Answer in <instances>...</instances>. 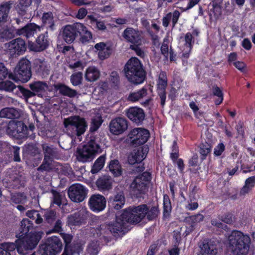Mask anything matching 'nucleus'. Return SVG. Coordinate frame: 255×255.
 Returning <instances> with one entry per match:
<instances>
[{"label": "nucleus", "instance_id": "nucleus-1", "mask_svg": "<svg viewBox=\"0 0 255 255\" xmlns=\"http://www.w3.org/2000/svg\"><path fill=\"white\" fill-rule=\"evenodd\" d=\"M160 213L158 205L151 207L150 209L146 204L129 207L124 210L120 216H116V221L113 223V236H123L127 231V224L135 225L140 222L146 216L147 219L156 220Z\"/></svg>", "mask_w": 255, "mask_h": 255}, {"label": "nucleus", "instance_id": "nucleus-2", "mask_svg": "<svg viewBox=\"0 0 255 255\" xmlns=\"http://www.w3.org/2000/svg\"><path fill=\"white\" fill-rule=\"evenodd\" d=\"M32 227V223L27 219L22 220L20 223V233L19 239L16 242V245L13 243H4L0 245V255H11L10 252L17 248L18 253L21 255H25L27 251L34 249L41 238L42 232H38L26 234Z\"/></svg>", "mask_w": 255, "mask_h": 255}, {"label": "nucleus", "instance_id": "nucleus-3", "mask_svg": "<svg viewBox=\"0 0 255 255\" xmlns=\"http://www.w3.org/2000/svg\"><path fill=\"white\" fill-rule=\"evenodd\" d=\"M128 81L133 85L142 84L146 79V72L141 61L134 57L129 59L123 70Z\"/></svg>", "mask_w": 255, "mask_h": 255}, {"label": "nucleus", "instance_id": "nucleus-4", "mask_svg": "<svg viewBox=\"0 0 255 255\" xmlns=\"http://www.w3.org/2000/svg\"><path fill=\"white\" fill-rule=\"evenodd\" d=\"M152 179L151 172L145 171L136 176L130 185V194L133 199H139L148 191Z\"/></svg>", "mask_w": 255, "mask_h": 255}, {"label": "nucleus", "instance_id": "nucleus-5", "mask_svg": "<svg viewBox=\"0 0 255 255\" xmlns=\"http://www.w3.org/2000/svg\"><path fill=\"white\" fill-rule=\"evenodd\" d=\"M229 244L236 255H247L248 253L251 239L240 231H233L228 237Z\"/></svg>", "mask_w": 255, "mask_h": 255}, {"label": "nucleus", "instance_id": "nucleus-6", "mask_svg": "<svg viewBox=\"0 0 255 255\" xmlns=\"http://www.w3.org/2000/svg\"><path fill=\"white\" fill-rule=\"evenodd\" d=\"M14 73L9 74L8 78L15 82L21 81L22 83L28 82L31 77V65L30 61L26 58L21 59L15 67Z\"/></svg>", "mask_w": 255, "mask_h": 255}, {"label": "nucleus", "instance_id": "nucleus-7", "mask_svg": "<svg viewBox=\"0 0 255 255\" xmlns=\"http://www.w3.org/2000/svg\"><path fill=\"white\" fill-rule=\"evenodd\" d=\"M64 127L68 132L80 136L86 131L87 127L85 120L79 116H71L64 120Z\"/></svg>", "mask_w": 255, "mask_h": 255}, {"label": "nucleus", "instance_id": "nucleus-8", "mask_svg": "<svg viewBox=\"0 0 255 255\" xmlns=\"http://www.w3.org/2000/svg\"><path fill=\"white\" fill-rule=\"evenodd\" d=\"M149 136L148 130L141 128H135L129 131L126 141L130 145L137 147L145 143Z\"/></svg>", "mask_w": 255, "mask_h": 255}, {"label": "nucleus", "instance_id": "nucleus-9", "mask_svg": "<svg viewBox=\"0 0 255 255\" xmlns=\"http://www.w3.org/2000/svg\"><path fill=\"white\" fill-rule=\"evenodd\" d=\"M99 150V145L94 140H91L86 144L77 149V158L82 162L91 161Z\"/></svg>", "mask_w": 255, "mask_h": 255}, {"label": "nucleus", "instance_id": "nucleus-10", "mask_svg": "<svg viewBox=\"0 0 255 255\" xmlns=\"http://www.w3.org/2000/svg\"><path fill=\"white\" fill-rule=\"evenodd\" d=\"M62 243L57 237L49 239L47 244L40 246L39 253L41 255H55L62 250Z\"/></svg>", "mask_w": 255, "mask_h": 255}, {"label": "nucleus", "instance_id": "nucleus-11", "mask_svg": "<svg viewBox=\"0 0 255 255\" xmlns=\"http://www.w3.org/2000/svg\"><path fill=\"white\" fill-rule=\"evenodd\" d=\"M88 191V189L82 184H74L69 187L68 196L72 201L79 203L85 199Z\"/></svg>", "mask_w": 255, "mask_h": 255}, {"label": "nucleus", "instance_id": "nucleus-12", "mask_svg": "<svg viewBox=\"0 0 255 255\" xmlns=\"http://www.w3.org/2000/svg\"><path fill=\"white\" fill-rule=\"evenodd\" d=\"M27 128L21 122L11 121L8 124L7 132L16 138H22L26 134Z\"/></svg>", "mask_w": 255, "mask_h": 255}, {"label": "nucleus", "instance_id": "nucleus-13", "mask_svg": "<svg viewBox=\"0 0 255 255\" xmlns=\"http://www.w3.org/2000/svg\"><path fill=\"white\" fill-rule=\"evenodd\" d=\"M7 52L11 56L22 54L26 50L25 41L21 38L12 40L5 44Z\"/></svg>", "mask_w": 255, "mask_h": 255}, {"label": "nucleus", "instance_id": "nucleus-14", "mask_svg": "<svg viewBox=\"0 0 255 255\" xmlns=\"http://www.w3.org/2000/svg\"><path fill=\"white\" fill-rule=\"evenodd\" d=\"M127 117L136 126L141 125L145 118L144 110L137 107H131L125 110Z\"/></svg>", "mask_w": 255, "mask_h": 255}, {"label": "nucleus", "instance_id": "nucleus-15", "mask_svg": "<svg viewBox=\"0 0 255 255\" xmlns=\"http://www.w3.org/2000/svg\"><path fill=\"white\" fill-rule=\"evenodd\" d=\"M77 22L68 24L62 28L61 34L63 39L68 44L72 43L77 37Z\"/></svg>", "mask_w": 255, "mask_h": 255}, {"label": "nucleus", "instance_id": "nucleus-16", "mask_svg": "<svg viewBox=\"0 0 255 255\" xmlns=\"http://www.w3.org/2000/svg\"><path fill=\"white\" fill-rule=\"evenodd\" d=\"M88 204L92 211L99 212L105 208L106 200L105 197L100 194H94L90 197Z\"/></svg>", "mask_w": 255, "mask_h": 255}, {"label": "nucleus", "instance_id": "nucleus-17", "mask_svg": "<svg viewBox=\"0 0 255 255\" xmlns=\"http://www.w3.org/2000/svg\"><path fill=\"white\" fill-rule=\"evenodd\" d=\"M122 36L125 40L132 44L141 43V36L137 29L128 27L123 32Z\"/></svg>", "mask_w": 255, "mask_h": 255}, {"label": "nucleus", "instance_id": "nucleus-18", "mask_svg": "<svg viewBox=\"0 0 255 255\" xmlns=\"http://www.w3.org/2000/svg\"><path fill=\"white\" fill-rule=\"evenodd\" d=\"M47 37L48 36L46 34L40 35L35 42H28V49L35 52H39L44 50L48 45Z\"/></svg>", "mask_w": 255, "mask_h": 255}, {"label": "nucleus", "instance_id": "nucleus-19", "mask_svg": "<svg viewBox=\"0 0 255 255\" xmlns=\"http://www.w3.org/2000/svg\"><path fill=\"white\" fill-rule=\"evenodd\" d=\"M128 122L124 117H117L113 119V134L120 135L125 132L128 128Z\"/></svg>", "mask_w": 255, "mask_h": 255}, {"label": "nucleus", "instance_id": "nucleus-20", "mask_svg": "<svg viewBox=\"0 0 255 255\" xmlns=\"http://www.w3.org/2000/svg\"><path fill=\"white\" fill-rule=\"evenodd\" d=\"M42 148L45 155L43 163L38 169L46 170L50 168L51 159L54 155V150L52 147L49 146L47 144H42Z\"/></svg>", "mask_w": 255, "mask_h": 255}, {"label": "nucleus", "instance_id": "nucleus-21", "mask_svg": "<svg viewBox=\"0 0 255 255\" xmlns=\"http://www.w3.org/2000/svg\"><path fill=\"white\" fill-rule=\"evenodd\" d=\"M77 36L79 35L80 41L87 43L92 39V34L88 28L83 23L77 22Z\"/></svg>", "mask_w": 255, "mask_h": 255}, {"label": "nucleus", "instance_id": "nucleus-22", "mask_svg": "<svg viewBox=\"0 0 255 255\" xmlns=\"http://www.w3.org/2000/svg\"><path fill=\"white\" fill-rule=\"evenodd\" d=\"M77 36L79 35L80 41L87 43L92 39V34L88 28L83 23L77 22Z\"/></svg>", "mask_w": 255, "mask_h": 255}, {"label": "nucleus", "instance_id": "nucleus-23", "mask_svg": "<svg viewBox=\"0 0 255 255\" xmlns=\"http://www.w3.org/2000/svg\"><path fill=\"white\" fill-rule=\"evenodd\" d=\"M218 253V248L216 242L212 240L203 242L201 247L202 255H216Z\"/></svg>", "mask_w": 255, "mask_h": 255}, {"label": "nucleus", "instance_id": "nucleus-24", "mask_svg": "<svg viewBox=\"0 0 255 255\" xmlns=\"http://www.w3.org/2000/svg\"><path fill=\"white\" fill-rule=\"evenodd\" d=\"M37 30H40L39 26L34 23H30L18 29L16 33L19 35H23L28 38L33 36Z\"/></svg>", "mask_w": 255, "mask_h": 255}, {"label": "nucleus", "instance_id": "nucleus-25", "mask_svg": "<svg viewBox=\"0 0 255 255\" xmlns=\"http://www.w3.org/2000/svg\"><path fill=\"white\" fill-rule=\"evenodd\" d=\"M148 147H141L137 149L134 155L128 157V162L130 164L140 163L145 157L148 152Z\"/></svg>", "mask_w": 255, "mask_h": 255}, {"label": "nucleus", "instance_id": "nucleus-26", "mask_svg": "<svg viewBox=\"0 0 255 255\" xmlns=\"http://www.w3.org/2000/svg\"><path fill=\"white\" fill-rule=\"evenodd\" d=\"M29 87L31 91H32L35 95L42 96L48 89V86L45 82L42 81H35L32 82L29 85Z\"/></svg>", "mask_w": 255, "mask_h": 255}, {"label": "nucleus", "instance_id": "nucleus-27", "mask_svg": "<svg viewBox=\"0 0 255 255\" xmlns=\"http://www.w3.org/2000/svg\"><path fill=\"white\" fill-rule=\"evenodd\" d=\"M200 30L198 28L194 29L192 33L187 32L185 34L184 36L185 45L190 48L191 50L193 47V44L195 42L194 38L195 37H198L200 34Z\"/></svg>", "mask_w": 255, "mask_h": 255}, {"label": "nucleus", "instance_id": "nucleus-28", "mask_svg": "<svg viewBox=\"0 0 255 255\" xmlns=\"http://www.w3.org/2000/svg\"><path fill=\"white\" fill-rule=\"evenodd\" d=\"M96 185L100 191L109 189L111 185V176L102 175L97 180Z\"/></svg>", "mask_w": 255, "mask_h": 255}, {"label": "nucleus", "instance_id": "nucleus-29", "mask_svg": "<svg viewBox=\"0 0 255 255\" xmlns=\"http://www.w3.org/2000/svg\"><path fill=\"white\" fill-rule=\"evenodd\" d=\"M172 211L171 202L169 196L167 194L163 195V219H169L171 216Z\"/></svg>", "mask_w": 255, "mask_h": 255}, {"label": "nucleus", "instance_id": "nucleus-30", "mask_svg": "<svg viewBox=\"0 0 255 255\" xmlns=\"http://www.w3.org/2000/svg\"><path fill=\"white\" fill-rule=\"evenodd\" d=\"M20 116L19 112L12 108H5L0 111V117L7 119H16Z\"/></svg>", "mask_w": 255, "mask_h": 255}, {"label": "nucleus", "instance_id": "nucleus-31", "mask_svg": "<svg viewBox=\"0 0 255 255\" xmlns=\"http://www.w3.org/2000/svg\"><path fill=\"white\" fill-rule=\"evenodd\" d=\"M147 94V89L143 87L136 92L130 93L127 100L128 101L135 102L146 96Z\"/></svg>", "mask_w": 255, "mask_h": 255}, {"label": "nucleus", "instance_id": "nucleus-32", "mask_svg": "<svg viewBox=\"0 0 255 255\" xmlns=\"http://www.w3.org/2000/svg\"><path fill=\"white\" fill-rule=\"evenodd\" d=\"M100 77L99 71L95 67H89L86 69L85 77L88 82H94Z\"/></svg>", "mask_w": 255, "mask_h": 255}, {"label": "nucleus", "instance_id": "nucleus-33", "mask_svg": "<svg viewBox=\"0 0 255 255\" xmlns=\"http://www.w3.org/2000/svg\"><path fill=\"white\" fill-rule=\"evenodd\" d=\"M168 84L167 73L165 71H161L157 80L156 91L166 90Z\"/></svg>", "mask_w": 255, "mask_h": 255}, {"label": "nucleus", "instance_id": "nucleus-34", "mask_svg": "<svg viewBox=\"0 0 255 255\" xmlns=\"http://www.w3.org/2000/svg\"><path fill=\"white\" fill-rule=\"evenodd\" d=\"M42 21L44 26L50 30H53L55 28V24L53 15L52 12H46L43 14Z\"/></svg>", "mask_w": 255, "mask_h": 255}, {"label": "nucleus", "instance_id": "nucleus-35", "mask_svg": "<svg viewBox=\"0 0 255 255\" xmlns=\"http://www.w3.org/2000/svg\"><path fill=\"white\" fill-rule=\"evenodd\" d=\"M54 87L57 90L59 91L60 94L69 97H74L77 94L75 90L61 84L55 85Z\"/></svg>", "mask_w": 255, "mask_h": 255}, {"label": "nucleus", "instance_id": "nucleus-36", "mask_svg": "<svg viewBox=\"0 0 255 255\" xmlns=\"http://www.w3.org/2000/svg\"><path fill=\"white\" fill-rule=\"evenodd\" d=\"M125 203V197L123 192L117 194L113 200V208L119 210L123 208Z\"/></svg>", "mask_w": 255, "mask_h": 255}, {"label": "nucleus", "instance_id": "nucleus-37", "mask_svg": "<svg viewBox=\"0 0 255 255\" xmlns=\"http://www.w3.org/2000/svg\"><path fill=\"white\" fill-rule=\"evenodd\" d=\"M10 7L11 3L9 2L0 5V22L6 21Z\"/></svg>", "mask_w": 255, "mask_h": 255}, {"label": "nucleus", "instance_id": "nucleus-38", "mask_svg": "<svg viewBox=\"0 0 255 255\" xmlns=\"http://www.w3.org/2000/svg\"><path fill=\"white\" fill-rule=\"evenodd\" d=\"M204 216L201 214H197L194 215L190 216L185 218V222L188 224L194 225L195 227L197 223L203 221Z\"/></svg>", "mask_w": 255, "mask_h": 255}, {"label": "nucleus", "instance_id": "nucleus-39", "mask_svg": "<svg viewBox=\"0 0 255 255\" xmlns=\"http://www.w3.org/2000/svg\"><path fill=\"white\" fill-rule=\"evenodd\" d=\"M211 148L212 146L211 144L207 142L201 144L199 152L201 154V159L202 161L206 158L208 154L211 152Z\"/></svg>", "mask_w": 255, "mask_h": 255}, {"label": "nucleus", "instance_id": "nucleus-40", "mask_svg": "<svg viewBox=\"0 0 255 255\" xmlns=\"http://www.w3.org/2000/svg\"><path fill=\"white\" fill-rule=\"evenodd\" d=\"M105 162V158L103 156L99 157L95 162L91 169L93 174L98 173L103 167Z\"/></svg>", "mask_w": 255, "mask_h": 255}, {"label": "nucleus", "instance_id": "nucleus-41", "mask_svg": "<svg viewBox=\"0 0 255 255\" xmlns=\"http://www.w3.org/2000/svg\"><path fill=\"white\" fill-rule=\"evenodd\" d=\"M213 94L218 97V99L215 101V104L216 105H220L224 100V94L222 90L217 85L213 86Z\"/></svg>", "mask_w": 255, "mask_h": 255}, {"label": "nucleus", "instance_id": "nucleus-42", "mask_svg": "<svg viewBox=\"0 0 255 255\" xmlns=\"http://www.w3.org/2000/svg\"><path fill=\"white\" fill-rule=\"evenodd\" d=\"M170 158L171 161L176 159L179 156V150L177 142L176 140L173 141L170 147Z\"/></svg>", "mask_w": 255, "mask_h": 255}, {"label": "nucleus", "instance_id": "nucleus-43", "mask_svg": "<svg viewBox=\"0 0 255 255\" xmlns=\"http://www.w3.org/2000/svg\"><path fill=\"white\" fill-rule=\"evenodd\" d=\"M26 215L33 220H35L36 224L42 223L43 219L40 214L35 210L28 211Z\"/></svg>", "mask_w": 255, "mask_h": 255}, {"label": "nucleus", "instance_id": "nucleus-44", "mask_svg": "<svg viewBox=\"0 0 255 255\" xmlns=\"http://www.w3.org/2000/svg\"><path fill=\"white\" fill-rule=\"evenodd\" d=\"M16 88V86L10 81H5L0 82V90L7 92L12 91Z\"/></svg>", "mask_w": 255, "mask_h": 255}, {"label": "nucleus", "instance_id": "nucleus-45", "mask_svg": "<svg viewBox=\"0 0 255 255\" xmlns=\"http://www.w3.org/2000/svg\"><path fill=\"white\" fill-rule=\"evenodd\" d=\"M71 82L74 86H77L80 84L82 80V73L78 72L71 75L70 78Z\"/></svg>", "mask_w": 255, "mask_h": 255}, {"label": "nucleus", "instance_id": "nucleus-46", "mask_svg": "<svg viewBox=\"0 0 255 255\" xmlns=\"http://www.w3.org/2000/svg\"><path fill=\"white\" fill-rule=\"evenodd\" d=\"M218 218L219 220L227 224H231L233 223V214L229 212L224 215H219Z\"/></svg>", "mask_w": 255, "mask_h": 255}, {"label": "nucleus", "instance_id": "nucleus-47", "mask_svg": "<svg viewBox=\"0 0 255 255\" xmlns=\"http://www.w3.org/2000/svg\"><path fill=\"white\" fill-rule=\"evenodd\" d=\"M118 162L117 160H113V175L115 177H119L122 175L123 172L121 165L117 164Z\"/></svg>", "mask_w": 255, "mask_h": 255}, {"label": "nucleus", "instance_id": "nucleus-48", "mask_svg": "<svg viewBox=\"0 0 255 255\" xmlns=\"http://www.w3.org/2000/svg\"><path fill=\"white\" fill-rule=\"evenodd\" d=\"M12 201L16 204H24L26 201V197L22 194H16L12 196Z\"/></svg>", "mask_w": 255, "mask_h": 255}, {"label": "nucleus", "instance_id": "nucleus-49", "mask_svg": "<svg viewBox=\"0 0 255 255\" xmlns=\"http://www.w3.org/2000/svg\"><path fill=\"white\" fill-rule=\"evenodd\" d=\"M234 66L241 72L246 73L248 72L247 64L243 61H237L233 63Z\"/></svg>", "mask_w": 255, "mask_h": 255}, {"label": "nucleus", "instance_id": "nucleus-50", "mask_svg": "<svg viewBox=\"0 0 255 255\" xmlns=\"http://www.w3.org/2000/svg\"><path fill=\"white\" fill-rule=\"evenodd\" d=\"M141 43H137L135 44H131L130 45V48L135 52L136 54L140 58H144L145 53L144 51L139 47Z\"/></svg>", "mask_w": 255, "mask_h": 255}, {"label": "nucleus", "instance_id": "nucleus-51", "mask_svg": "<svg viewBox=\"0 0 255 255\" xmlns=\"http://www.w3.org/2000/svg\"><path fill=\"white\" fill-rule=\"evenodd\" d=\"M172 162L174 165L177 166V169L180 173L184 172L185 166L183 159L178 157L176 159L172 161Z\"/></svg>", "mask_w": 255, "mask_h": 255}, {"label": "nucleus", "instance_id": "nucleus-52", "mask_svg": "<svg viewBox=\"0 0 255 255\" xmlns=\"http://www.w3.org/2000/svg\"><path fill=\"white\" fill-rule=\"evenodd\" d=\"M53 195V203L60 206L61 204L63 198V196L62 194L59 193L55 191H52Z\"/></svg>", "mask_w": 255, "mask_h": 255}, {"label": "nucleus", "instance_id": "nucleus-53", "mask_svg": "<svg viewBox=\"0 0 255 255\" xmlns=\"http://www.w3.org/2000/svg\"><path fill=\"white\" fill-rule=\"evenodd\" d=\"M241 170L243 173H246L250 172L255 170L254 166L251 163L249 162H243L241 164Z\"/></svg>", "mask_w": 255, "mask_h": 255}, {"label": "nucleus", "instance_id": "nucleus-54", "mask_svg": "<svg viewBox=\"0 0 255 255\" xmlns=\"http://www.w3.org/2000/svg\"><path fill=\"white\" fill-rule=\"evenodd\" d=\"M158 96L160 99L161 106L163 108L165 105L166 99V90H158L156 91Z\"/></svg>", "mask_w": 255, "mask_h": 255}, {"label": "nucleus", "instance_id": "nucleus-55", "mask_svg": "<svg viewBox=\"0 0 255 255\" xmlns=\"http://www.w3.org/2000/svg\"><path fill=\"white\" fill-rule=\"evenodd\" d=\"M87 253L89 255H96L98 253L97 244L95 243L91 244L88 248Z\"/></svg>", "mask_w": 255, "mask_h": 255}, {"label": "nucleus", "instance_id": "nucleus-56", "mask_svg": "<svg viewBox=\"0 0 255 255\" xmlns=\"http://www.w3.org/2000/svg\"><path fill=\"white\" fill-rule=\"evenodd\" d=\"M225 147L223 143H220L216 146L214 149V154L215 156H219L221 155L224 151Z\"/></svg>", "mask_w": 255, "mask_h": 255}, {"label": "nucleus", "instance_id": "nucleus-57", "mask_svg": "<svg viewBox=\"0 0 255 255\" xmlns=\"http://www.w3.org/2000/svg\"><path fill=\"white\" fill-rule=\"evenodd\" d=\"M189 166L195 167L199 165V157L197 154H193L188 161Z\"/></svg>", "mask_w": 255, "mask_h": 255}, {"label": "nucleus", "instance_id": "nucleus-58", "mask_svg": "<svg viewBox=\"0 0 255 255\" xmlns=\"http://www.w3.org/2000/svg\"><path fill=\"white\" fill-rule=\"evenodd\" d=\"M95 48L99 51L101 50H106V51H110L111 46L110 45H107L106 43L104 42H100L97 43L95 45Z\"/></svg>", "mask_w": 255, "mask_h": 255}, {"label": "nucleus", "instance_id": "nucleus-59", "mask_svg": "<svg viewBox=\"0 0 255 255\" xmlns=\"http://www.w3.org/2000/svg\"><path fill=\"white\" fill-rule=\"evenodd\" d=\"M211 223L212 226L218 228L226 230L228 228L227 225L218 221L217 219H213L211 220Z\"/></svg>", "mask_w": 255, "mask_h": 255}, {"label": "nucleus", "instance_id": "nucleus-60", "mask_svg": "<svg viewBox=\"0 0 255 255\" xmlns=\"http://www.w3.org/2000/svg\"><path fill=\"white\" fill-rule=\"evenodd\" d=\"M9 75L7 68L4 64L0 62V80L5 78Z\"/></svg>", "mask_w": 255, "mask_h": 255}, {"label": "nucleus", "instance_id": "nucleus-61", "mask_svg": "<svg viewBox=\"0 0 255 255\" xmlns=\"http://www.w3.org/2000/svg\"><path fill=\"white\" fill-rule=\"evenodd\" d=\"M102 124V120L100 117H97L93 119L92 124L93 127L91 128V130L92 131L96 130Z\"/></svg>", "mask_w": 255, "mask_h": 255}, {"label": "nucleus", "instance_id": "nucleus-62", "mask_svg": "<svg viewBox=\"0 0 255 255\" xmlns=\"http://www.w3.org/2000/svg\"><path fill=\"white\" fill-rule=\"evenodd\" d=\"M180 15V12L177 10H175L173 12V15L171 17L172 20V27H174L175 26L176 24L177 23L179 18Z\"/></svg>", "mask_w": 255, "mask_h": 255}, {"label": "nucleus", "instance_id": "nucleus-63", "mask_svg": "<svg viewBox=\"0 0 255 255\" xmlns=\"http://www.w3.org/2000/svg\"><path fill=\"white\" fill-rule=\"evenodd\" d=\"M161 54L166 59H167L169 55V48L167 44L163 43L160 47Z\"/></svg>", "mask_w": 255, "mask_h": 255}, {"label": "nucleus", "instance_id": "nucleus-64", "mask_svg": "<svg viewBox=\"0 0 255 255\" xmlns=\"http://www.w3.org/2000/svg\"><path fill=\"white\" fill-rule=\"evenodd\" d=\"M172 13L169 12L164 16L162 18V25L164 27H167L168 26L169 22L171 19Z\"/></svg>", "mask_w": 255, "mask_h": 255}]
</instances>
